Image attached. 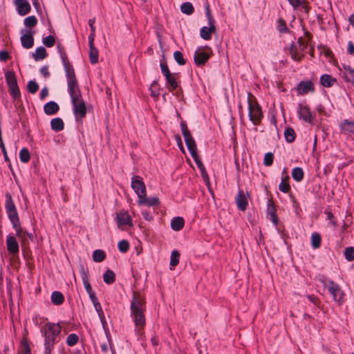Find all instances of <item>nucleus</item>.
<instances>
[{"label":"nucleus","mask_w":354,"mask_h":354,"mask_svg":"<svg viewBox=\"0 0 354 354\" xmlns=\"http://www.w3.org/2000/svg\"><path fill=\"white\" fill-rule=\"evenodd\" d=\"M5 209L12 225V227L16 232V236L21 241V243L26 244L28 239L33 241V234L23 230L21 226L18 212L10 193H6V194Z\"/></svg>","instance_id":"f257e3e1"},{"label":"nucleus","mask_w":354,"mask_h":354,"mask_svg":"<svg viewBox=\"0 0 354 354\" xmlns=\"http://www.w3.org/2000/svg\"><path fill=\"white\" fill-rule=\"evenodd\" d=\"M57 48L66 73V76L67 79L68 92L71 98V101L74 100V101L75 102V100L77 98L82 97V93L79 88L74 68L71 62H69L67 55L64 51V49L63 48H61L59 46H57Z\"/></svg>","instance_id":"f03ea898"},{"label":"nucleus","mask_w":354,"mask_h":354,"mask_svg":"<svg viewBox=\"0 0 354 354\" xmlns=\"http://www.w3.org/2000/svg\"><path fill=\"white\" fill-rule=\"evenodd\" d=\"M130 309L131 317L138 330L143 328L146 324L145 298L133 292Z\"/></svg>","instance_id":"7ed1b4c3"},{"label":"nucleus","mask_w":354,"mask_h":354,"mask_svg":"<svg viewBox=\"0 0 354 354\" xmlns=\"http://www.w3.org/2000/svg\"><path fill=\"white\" fill-rule=\"evenodd\" d=\"M41 333L44 337V353L50 354L54 349V345L61 333L62 328L59 323L48 322L41 328Z\"/></svg>","instance_id":"20e7f679"},{"label":"nucleus","mask_w":354,"mask_h":354,"mask_svg":"<svg viewBox=\"0 0 354 354\" xmlns=\"http://www.w3.org/2000/svg\"><path fill=\"white\" fill-rule=\"evenodd\" d=\"M251 97H252V93H248V103L249 118L254 125H258L260 124L261 119L263 117V112L261 106L258 104L257 100H252Z\"/></svg>","instance_id":"39448f33"},{"label":"nucleus","mask_w":354,"mask_h":354,"mask_svg":"<svg viewBox=\"0 0 354 354\" xmlns=\"http://www.w3.org/2000/svg\"><path fill=\"white\" fill-rule=\"evenodd\" d=\"M25 28L20 30L21 46L26 49L30 48L34 45V35L36 31L35 26L37 24H24Z\"/></svg>","instance_id":"423d86ee"},{"label":"nucleus","mask_w":354,"mask_h":354,"mask_svg":"<svg viewBox=\"0 0 354 354\" xmlns=\"http://www.w3.org/2000/svg\"><path fill=\"white\" fill-rule=\"evenodd\" d=\"M5 78L9 88V93L12 99L14 100H18L21 96V93L15 72L11 71L6 72Z\"/></svg>","instance_id":"0eeeda50"},{"label":"nucleus","mask_w":354,"mask_h":354,"mask_svg":"<svg viewBox=\"0 0 354 354\" xmlns=\"http://www.w3.org/2000/svg\"><path fill=\"white\" fill-rule=\"evenodd\" d=\"M327 288L335 301H337L339 304L344 302L345 294L337 283L333 280H329Z\"/></svg>","instance_id":"6e6552de"},{"label":"nucleus","mask_w":354,"mask_h":354,"mask_svg":"<svg viewBox=\"0 0 354 354\" xmlns=\"http://www.w3.org/2000/svg\"><path fill=\"white\" fill-rule=\"evenodd\" d=\"M131 188L136 193L138 198H143L147 194L146 186L142 178L139 176H133L131 178Z\"/></svg>","instance_id":"1a4fd4ad"},{"label":"nucleus","mask_w":354,"mask_h":354,"mask_svg":"<svg viewBox=\"0 0 354 354\" xmlns=\"http://www.w3.org/2000/svg\"><path fill=\"white\" fill-rule=\"evenodd\" d=\"M73 106V113L76 117L83 118L86 114V107L84 101L82 99V96L77 98L75 102L71 101Z\"/></svg>","instance_id":"9d476101"},{"label":"nucleus","mask_w":354,"mask_h":354,"mask_svg":"<svg viewBox=\"0 0 354 354\" xmlns=\"http://www.w3.org/2000/svg\"><path fill=\"white\" fill-rule=\"evenodd\" d=\"M115 220L119 228H122L124 225L133 226L131 216L127 211H120L116 215Z\"/></svg>","instance_id":"9b49d317"},{"label":"nucleus","mask_w":354,"mask_h":354,"mask_svg":"<svg viewBox=\"0 0 354 354\" xmlns=\"http://www.w3.org/2000/svg\"><path fill=\"white\" fill-rule=\"evenodd\" d=\"M209 51L198 50L194 53V61L196 66H203L209 60L212 54L210 48H209Z\"/></svg>","instance_id":"f8f14e48"},{"label":"nucleus","mask_w":354,"mask_h":354,"mask_svg":"<svg viewBox=\"0 0 354 354\" xmlns=\"http://www.w3.org/2000/svg\"><path fill=\"white\" fill-rule=\"evenodd\" d=\"M6 246L8 252L13 255L19 253V247L16 237L9 234L6 237Z\"/></svg>","instance_id":"ddd939ff"},{"label":"nucleus","mask_w":354,"mask_h":354,"mask_svg":"<svg viewBox=\"0 0 354 354\" xmlns=\"http://www.w3.org/2000/svg\"><path fill=\"white\" fill-rule=\"evenodd\" d=\"M298 113L300 119H302L306 122L310 124L313 123L314 117L312 115L309 106H303L301 104H299Z\"/></svg>","instance_id":"4468645a"},{"label":"nucleus","mask_w":354,"mask_h":354,"mask_svg":"<svg viewBox=\"0 0 354 354\" xmlns=\"http://www.w3.org/2000/svg\"><path fill=\"white\" fill-rule=\"evenodd\" d=\"M88 46H89V59L92 64H97L98 62V54L99 51L94 46L93 36H88Z\"/></svg>","instance_id":"2eb2a0df"},{"label":"nucleus","mask_w":354,"mask_h":354,"mask_svg":"<svg viewBox=\"0 0 354 354\" xmlns=\"http://www.w3.org/2000/svg\"><path fill=\"white\" fill-rule=\"evenodd\" d=\"M236 201L237 204V207L239 210L245 211L248 207V199L245 195V193L243 190H239L238 192Z\"/></svg>","instance_id":"dca6fc26"},{"label":"nucleus","mask_w":354,"mask_h":354,"mask_svg":"<svg viewBox=\"0 0 354 354\" xmlns=\"http://www.w3.org/2000/svg\"><path fill=\"white\" fill-rule=\"evenodd\" d=\"M341 131L344 134H354V121L344 120L339 124Z\"/></svg>","instance_id":"f3484780"},{"label":"nucleus","mask_w":354,"mask_h":354,"mask_svg":"<svg viewBox=\"0 0 354 354\" xmlns=\"http://www.w3.org/2000/svg\"><path fill=\"white\" fill-rule=\"evenodd\" d=\"M193 159L194 160L197 167H198V169L201 171V177H202L203 180L207 185H209L210 182H209L208 174H207L206 169H205V166L203 165L201 158H199L198 156H196H196L193 157Z\"/></svg>","instance_id":"a211bd4d"},{"label":"nucleus","mask_w":354,"mask_h":354,"mask_svg":"<svg viewBox=\"0 0 354 354\" xmlns=\"http://www.w3.org/2000/svg\"><path fill=\"white\" fill-rule=\"evenodd\" d=\"M299 94H305L315 91L314 84L310 81H301L297 86Z\"/></svg>","instance_id":"6ab92c4d"},{"label":"nucleus","mask_w":354,"mask_h":354,"mask_svg":"<svg viewBox=\"0 0 354 354\" xmlns=\"http://www.w3.org/2000/svg\"><path fill=\"white\" fill-rule=\"evenodd\" d=\"M15 5L17 6L18 12L21 15H25L29 12L30 6L27 0H15Z\"/></svg>","instance_id":"aec40b11"},{"label":"nucleus","mask_w":354,"mask_h":354,"mask_svg":"<svg viewBox=\"0 0 354 354\" xmlns=\"http://www.w3.org/2000/svg\"><path fill=\"white\" fill-rule=\"evenodd\" d=\"M289 53L291 55V57L296 62H301L304 54L301 52L297 46L292 43L289 48Z\"/></svg>","instance_id":"412c9836"},{"label":"nucleus","mask_w":354,"mask_h":354,"mask_svg":"<svg viewBox=\"0 0 354 354\" xmlns=\"http://www.w3.org/2000/svg\"><path fill=\"white\" fill-rule=\"evenodd\" d=\"M139 205H147L148 207L158 205L160 203L158 197H147V194L143 198H139L138 201Z\"/></svg>","instance_id":"4be33fe9"},{"label":"nucleus","mask_w":354,"mask_h":354,"mask_svg":"<svg viewBox=\"0 0 354 354\" xmlns=\"http://www.w3.org/2000/svg\"><path fill=\"white\" fill-rule=\"evenodd\" d=\"M210 26H203L200 30V36L205 40H209L212 37V33L216 31L214 24H209Z\"/></svg>","instance_id":"5701e85b"},{"label":"nucleus","mask_w":354,"mask_h":354,"mask_svg":"<svg viewBox=\"0 0 354 354\" xmlns=\"http://www.w3.org/2000/svg\"><path fill=\"white\" fill-rule=\"evenodd\" d=\"M59 109V105L53 101L48 102L44 105V110L47 115L55 114Z\"/></svg>","instance_id":"b1692460"},{"label":"nucleus","mask_w":354,"mask_h":354,"mask_svg":"<svg viewBox=\"0 0 354 354\" xmlns=\"http://www.w3.org/2000/svg\"><path fill=\"white\" fill-rule=\"evenodd\" d=\"M175 75L176 74L171 73L168 76L165 77L168 84V90L170 92L174 91L178 87V83L176 81Z\"/></svg>","instance_id":"393cba45"},{"label":"nucleus","mask_w":354,"mask_h":354,"mask_svg":"<svg viewBox=\"0 0 354 354\" xmlns=\"http://www.w3.org/2000/svg\"><path fill=\"white\" fill-rule=\"evenodd\" d=\"M185 221L183 217H174L171 221V227L175 231H179L183 229Z\"/></svg>","instance_id":"a878e982"},{"label":"nucleus","mask_w":354,"mask_h":354,"mask_svg":"<svg viewBox=\"0 0 354 354\" xmlns=\"http://www.w3.org/2000/svg\"><path fill=\"white\" fill-rule=\"evenodd\" d=\"M321 84L325 87H331L337 80L328 74H324L320 77Z\"/></svg>","instance_id":"bb28decb"},{"label":"nucleus","mask_w":354,"mask_h":354,"mask_svg":"<svg viewBox=\"0 0 354 354\" xmlns=\"http://www.w3.org/2000/svg\"><path fill=\"white\" fill-rule=\"evenodd\" d=\"M51 129L57 132L64 129V124L62 118H53L50 121Z\"/></svg>","instance_id":"cd10ccee"},{"label":"nucleus","mask_w":354,"mask_h":354,"mask_svg":"<svg viewBox=\"0 0 354 354\" xmlns=\"http://www.w3.org/2000/svg\"><path fill=\"white\" fill-rule=\"evenodd\" d=\"M268 212H269V214L270 215L271 221H272V223L275 225H277L278 222H279V219H278V217H277V213H276L277 210H276L275 205H274V203L272 202V200L270 201V203L268 205Z\"/></svg>","instance_id":"c85d7f7f"},{"label":"nucleus","mask_w":354,"mask_h":354,"mask_svg":"<svg viewBox=\"0 0 354 354\" xmlns=\"http://www.w3.org/2000/svg\"><path fill=\"white\" fill-rule=\"evenodd\" d=\"M46 50L44 47L40 46L36 48L35 53L32 54V57L35 61L43 60L47 57Z\"/></svg>","instance_id":"c756f323"},{"label":"nucleus","mask_w":354,"mask_h":354,"mask_svg":"<svg viewBox=\"0 0 354 354\" xmlns=\"http://www.w3.org/2000/svg\"><path fill=\"white\" fill-rule=\"evenodd\" d=\"M185 144L187 145V147L189 153H191L192 157L193 158L195 156L196 157V156H198V152H197L196 144L194 139L192 138V139L185 140Z\"/></svg>","instance_id":"7c9ffc66"},{"label":"nucleus","mask_w":354,"mask_h":354,"mask_svg":"<svg viewBox=\"0 0 354 354\" xmlns=\"http://www.w3.org/2000/svg\"><path fill=\"white\" fill-rule=\"evenodd\" d=\"M52 303L55 305H61L64 301L63 294L59 291H54L51 295Z\"/></svg>","instance_id":"2f4dec72"},{"label":"nucleus","mask_w":354,"mask_h":354,"mask_svg":"<svg viewBox=\"0 0 354 354\" xmlns=\"http://www.w3.org/2000/svg\"><path fill=\"white\" fill-rule=\"evenodd\" d=\"M292 177L297 182H301L304 177V173L302 168L297 167L292 170Z\"/></svg>","instance_id":"473e14b6"},{"label":"nucleus","mask_w":354,"mask_h":354,"mask_svg":"<svg viewBox=\"0 0 354 354\" xmlns=\"http://www.w3.org/2000/svg\"><path fill=\"white\" fill-rule=\"evenodd\" d=\"M103 280L106 284H112L115 281V274L113 271L107 270L103 274Z\"/></svg>","instance_id":"72a5a7b5"},{"label":"nucleus","mask_w":354,"mask_h":354,"mask_svg":"<svg viewBox=\"0 0 354 354\" xmlns=\"http://www.w3.org/2000/svg\"><path fill=\"white\" fill-rule=\"evenodd\" d=\"M284 137L286 142L291 143L295 141L296 133L294 129L291 127H288L285 129Z\"/></svg>","instance_id":"f704fd0d"},{"label":"nucleus","mask_w":354,"mask_h":354,"mask_svg":"<svg viewBox=\"0 0 354 354\" xmlns=\"http://www.w3.org/2000/svg\"><path fill=\"white\" fill-rule=\"evenodd\" d=\"M322 237L318 232H313L311 235V244L314 249L319 248L321 246Z\"/></svg>","instance_id":"c9c22d12"},{"label":"nucleus","mask_w":354,"mask_h":354,"mask_svg":"<svg viewBox=\"0 0 354 354\" xmlns=\"http://www.w3.org/2000/svg\"><path fill=\"white\" fill-rule=\"evenodd\" d=\"M160 69H161V73H162V75L165 77L167 75L168 76L169 74L171 73L169 71L168 66H167V61H166L164 54H162V59H160Z\"/></svg>","instance_id":"e433bc0d"},{"label":"nucleus","mask_w":354,"mask_h":354,"mask_svg":"<svg viewBox=\"0 0 354 354\" xmlns=\"http://www.w3.org/2000/svg\"><path fill=\"white\" fill-rule=\"evenodd\" d=\"M106 257L105 252L102 250H96L93 254V260L95 262H102Z\"/></svg>","instance_id":"4c0bfd02"},{"label":"nucleus","mask_w":354,"mask_h":354,"mask_svg":"<svg viewBox=\"0 0 354 354\" xmlns=\"http://www.w3.org/2000/svg\"><path fill=\"white\" fill-rule=\"evenodd\" d=\"M180 127L185 141L193 138L185 122L182 121L180 122Z\"/></svg>","instance_id":"58836bf2"},{"label":"nucleus","mask_w":354,"mask_h":354,"mask_svg":"<svg viewBox=\"0 0 354 354\" xmlns=\"http://www.w3.org/2000/svg\"><path fill=\"white\" fill-rule=\"evenodd\" d=\"M19 158L22 162L26 163L30 160V155L29 151L26 148H23L19 152Z\"/></svg>","instance_id":"ea45409f"},{"label":"nucleus","mask_w":354,"mask_h":354,"mask_svg":"<svg viewBox=\"0 0 354 354\" xmlns=\"http://www.w3.org/2000/svg\"><path fill=\"white\" fill-rule=\"evenodd\" d=\"M180 253L177 250H174L171 252L170 257V266L172 267L176 266L179 263Z\"/></svg>","instance_id":"a19ab883"},{"label":"nucleus","mask_w":354,"mask_h":354,"mask_svg":"<svg viewBox=\"0 0 354 354\" xmlns=\"http://www.w3.org/2000/svg\"><path fill=\"white\" fill-rule=\"evenodd\" d=\"M181 12L186 15H191L194 11V7L189 2L183 3L180 6Z\"/></svg>","instance_id":"79ce46f5"},{"label":"nucleus","mask_w":354,"mask_h":354,"mask_svg":"<svg viewBox=\"0 0 354 354\" xmlns=\"http://www.w3.org/2000/svg\"><path fill=\"white\" fill-rule=\"evenodd\" d=\"M174 58L175 61L180 66L186 64V60L183 57V55L180 51L176 50L174 53Z\"/></svg>","instance_id":"37998d69"},{"label":"nucleus","mask_w":354,"mask_h":354,"mask_svg":"<svg viewBox=\"0 0 354 354\" xmlns=\"http://www.w3.org/2000/svg\"><path fill=\"white\" fill-rule=\"evenodd\" d=\"M27 89L30 93L35 94L39 90V85L36 81L30 80L28 83Z\"/></svg>","instance_id":"c03bdc74"},{"label":"nucleus","mask_w":354,"mask_h":354,"mask_svg":"<svg viewBox=\"0 0 354 354\" xmlns=\"http://www.w3.org/2000/svg\"><path fill=\"white\" fill-rule=\"evenodd\" d=\"M21 354H31L30 347L26 338L21 342Z\"/></svg>","instance_id":"a18cd8bd"},{"label":"nucleus","mask_w":354,"mask_h":354,"mask_svg":"<svg viewBox=\"0 0 354 354\" xmlns=\"http://www.w3.org/2000/svg\"><path fill=\"white\" fill-rule=\"evenodd\" d=\"M79 340V337L75 333L70 334L66 338V344L69 346H73L75 345Z\"/></svg>","instance_id":"49530a36"},{"label":"nucleus","mask_w":354,"mask_h":354,"mask_svg":"<svg viewBox=\"0 0 354 354\" xmlns=\"http://www.w3.org/2000/svg\"><path fill=\"white\" fill-rule=\"evenodd\" d=\"M118 250L122 252L125 253L127 252L129 249V243L128 241L122 239L120 241H119L118 244Z\"/></svg>","instance_id":"de8ad7c7"},{"label":"nucleus","mask_w":354,"mask_h":354,"mask_svg":"<svg viewBox=\"0 0 354 354\" xmlns=\"http://www.w3.org/2000/svg\"><path fill=\"white\" fill-rule=\"evenodd\" d=\"M43 44L48 48L53 47L55 44V39L53 35H48L43 38Z\"/></svg>","instance_id":"09e8293b"},{"label":"nucleus","mask_w":354,"mask_h":354,"mask_svg":"<svg viewBox=\"0 0 354 354\" xmlns=\"http://www.w3.org/2000/svg\"><path fill=\"white\" fill-rule=\"evenodd\" d=\"M274 155L272 152H268L265 154L263 158V164L264 165L269 167L271 166L273 163Z\"/></svg>","instance_id":"8fccbe9b"},{"label":"nucleus","mask_w":354,"mask_h":354,"mask_svg":"<svg viewBox=\"0 0 354 354\" xmlns=\"http://www.w3.org/2000/svg\"><path fill=\"white\" fill-rule=\"evenodd\" d=\"M80 273L83 282L88 281V270L85 268L82 264L80 266Z\"/></svg>","instance_id":"3c124183"},{"label":"nucleus","mask_w":354,"mask_h":354,"mask_svg":"<svg viewBox=\"0 0 354 354\" xmlns=\"http://www.w3.org/2000/svg\"><path fill=\"white\" fill-rule=\"evenodd\" d=\"M345 258L349 261L354 260V248L348 247L346 248L344 252Z\"/></svg>","instance_id":"603ef678"},{"label":"nucleus","mask_w":354,"mask_h":354,"mask_svg":"<svg viewBox=\"0 0 354 354\" xmlns=\"http://www.w3.org/2000/svg\"><path fill=\"white\" fill-rule=\"evenodd\" d=\"M279 189L283 193H288L290 190V186L285 180H282L279 185Z\"/></svg>","instance_id":"864d4df0"},{"label":"nucleus","mask_w":354,"mask_h":354,"mask_svg":"<svg viewBox=\"0 0 354 354\" xmlns=\"http://www.w3.org/2000/svg\"><path fill=\"white\" fill-rule=\"evenodd\" d=\"M346 77L347 81L354 84V70L348 67L346 72Z\"/></svg>","instance_id":"5fc2aeb1"},{"label":"nucleus","mask_w":354,"mask_h":354,"mask_svg":"<svg viewBox=\"0 0 354 354\" xmlns=\"http://www.w3.org/2000/svg\"><path fill=\"white\" fill-rule=\"evenodd\" d=\"M158 86V82L156 80L153 81L150 87L151 95L153 97H157L159 95V92L156 88Z\"/></svg>","instance_id":"6e6d98bb"},{"label":"nucleus","mask_w":354,"mask_h":354,"mask_svg":"<svg viewBox=\"0 0 354 354\" xmlns=\"http://www.w3.org/2000/svg\"><path fill=\"white\" fill-rule=\"evenodd\" d=\"M0 148L1 149V151L3 154V157H4V160L6 162H10V159L8 156V154H7V151H6V147H5V145H4V142L3 141H0Z\"/></svg>","instance_id":"4d7b16f0"},{"label":"nucleus","mask_w":354,"mask_h":354,"mask_svg":"<svg viewBox=\"0 0 354 354\" xmlns=\"http://www.w3.org/2000/svg\"><path fill=\"white\" fill-rule=\"evenodd\" d=\"M175 139H176V141L177 142V145L179 147V149H180V151L183 152V153H185V149H184V147H183V142H182V140H181V137L180 136V135H176L175 136Z\"/></svg>","instance_id":"13d9d810"},{"label":"nucleus","mask_w":354,"mask_h":354,"mask_svg":"<svg viewBox=\"0 0 354 354\" xmlns=\"http://www.w3.org/2000/svg\"><path fill=\"white\" fill-rule=\"evenodd\" d=\"M298 48H299L301 53H303L307 48V43L304 41L301 37H300L298 39Z\"/></svg>","instance_id":"bf43d9fd"},{"label":"nucleus","mask_w":354,"mask_h":354,"mask_svg":"<svg viewBox=\"0 0 354 354\" xmlns=\"http://www.w3.org/2000/svg\"><path fill=\"white\" fill-rule=\"evenodd\" d=\"M10 58V55L7 50L0 51V61L6 62Z\"/></svg>","instance_id":"052dcab7"},{"label":"nucleus","mask_w":354,"mask_h":354,"mask_svg":"<svg viewBox=\"0 0 354 354\" xmlns=\"http://www.w3.org/2000/svg\"><path fill=\"white\" fill-rule=\"evenodd\" d=\"M277 29L281 33H286L289 32V29L288 28L286 24H279Z\"/></svg>","instance_id":"680f3d73"},{"label":"nucleus","mask_w":354,"mask_h":354,"mask_svg":"<svg viewBox=\"0 0 354 354\" xmlns=\"http://www.w3.org/2000/svg\"><path fill=\"white\" fill-rule=\"evenodd\" d=\"M205 15H206L207 19L209 22H214V19H212V15H211V12L209 10V5H207L205 6Z\"/></svg>","instance_id":"e2e57ef3"},{"label":"nucleus","mask_w":354,"mask_h":354,"mask_svg":"<svg viewBox=\"0 0 354 354\" xmlns=\"http://www.w3.org/2000/svg\"><path fill=\"white\" fill-rule=\"evenodd\" d=\"M40 73L44 77H48L50 76V73L48 71V68L47 66H44L40 68Z\"/></svg>","instance_id":"0e129e2a"},{"label":"nucleus","mask_w":354,"mask_h":354,"mask_svg":"<svg viewBox=\"0 0 354 354\" xmlns=\"http://www.w3.org/2000/svg\"><path fill=\"white\" fill-rule=\"evenodd\" d=\"M48 95V89L47 87H44L41 89V92H40V100H44L45 99Z\"/></svg>","instance_id":"69168bd1"},{"label":"nucleus","mask_w":354,"mask_h":354,"mask_svg":"<svg viewBox=\"0 0 354 354\" xmlns=\"http://www.w3.org/2000/svg\"><path fill=\"white\" fill-rule=\"evenodd\" d=\"M290 3L295 8L302 5L304 0H288Z\"/></svg>","instance_id":"338daca9"},{"label":"nucleus","mask_w":354,"mask_h":354,"mask_svg":"<svg viewBox=\"0 0 354 354\" xmlns=\"http://www.w3.org/2000/svg\"><path fill=\"white\" fill-rule=\"evenodd\" d=\"M142 215L146 221H151L153 219V216H151L150 212L147 210L142 211Z\"/></svg>","instance_id":"774afa93"}]
</instances>
